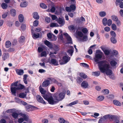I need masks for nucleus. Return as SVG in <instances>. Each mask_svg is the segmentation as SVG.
I'll use <instances>...</instances> for the list:
<instances>
[{"instance_id": "nucleus-1", "label": "nucleus", "mask_w": 123, "mask_h": 123, "mask_svg": "<svg viewBox=\"0 0 123 123\" xmlns=\"http://www.w3.org/2000/svg\"><path fill=\"white\" fill-rule=\"evenodd\" d=\"M102 53H96L94 58L95 61L98 64V67L101 73L105 72L107 75H111L112 74V71L109 69L110 66L109 63L105 60L98 62L99 60L102 58Z\"/></svg>"}, {"instance_id": "nucleus-2", "label": "nucleus", "mask_w": 123, "mask_h": 123, "mask_svg": "<svg viewBox=\"0 0 123 123\" xmlns=\"http://www.w3.org/2000/svg\"><path fill=\"white\" fill-rule=\"evenodd\" d=\"M44 99L48 101L49 103L51 105H53L56 103L57 101L54 100L51 93H47L46 95H42Z\"/></svg>"}, {"instance_id": "nucleus-3", "label": "nucleus", "mask_w": 123, "mask_h": 123, "mask_svg": "<svg viewBox=\"0 0 123 123\" xmlns=\"http://www.w3.org/2000/svg\"><path fill=\"white\" fill-rule=\"evenodd\" d=\"M24 88V86L21 84H19L17 87H11V91L12 93L15 94V93L16 91L17 90L23 89Z\"/></svg>"}, {"instance_id": "nucleus-4", "label": "nucleus", "mask_w": 123, "mask_h": 123, "mask_svg": "<svg viewBox=\"0 0 123 123\" xmlns=\"http://www.w3.org/2000/svg\"><path fill=\"white\" fill-rule=\"evenodd\" d=\"M65 93L63 92H62L59 93L57 96L54 97L55 100L57 101V102L61 100L64 98Z\"/></svg>"}, {"instance_id": "nucleus-5", "label": "nucleus", "mask_w": 123, "mask_h": 123, "mask_svg": "<svg viewBox=\"0 0 123 123\" xmlns=\"http://www.w3.org/2000/svg\"><path fill=\"white\" fill-rule=\"evenodd\" d=\"M70 57L68 56H65L63 57L62 60L59 61V62L61 65H63L69 61Z\"/></svg>"}, {"instance_id": "nucleus-6", "label": "nucleus", "mask_w": 123, "mask_h": 123, "mask_svg": "<svg viewBox=\"0 0 123 123\" xmlns=\"http://www.w3.org/2000/svg\"><path fill=\"white\" fill-rule=\"evenodd\" d=\"M38 102L43 104H46V103L45 101L43 100V98L39 95H37L36 96Z\"/></svg>"}, {"instance_id": "nucleus-7", "label": "nucleus", "mask_w": 123, "mask_h": 123, "mask_svg": "<svg viewBox=\"0 0 123 123\" xmlns=\"http://www.w3.org/2000/svg\"><path fill=\"white\" fill-rule=\"evenodd\" d=\"M56 21L60 25V27L62 26L65 24V22L64 19L61 18H59L56 19Z\"/></svg>"}, {"instance_id": "nucleus-8", "label": "nucleus", "mask_w": 123, "mask_h": 123, "mask_svg": "<svg viewBox=\"0 0 123 123\" xmlns=\"http://www.w3.org/2000/svg\"><path fill=\"white\" fill-rule=\"evenodd\" d=\"M50 83L49 80H45L42 84V86L43 87H46L49 85Z\"/></svg>"}, {"instance_id": "nucleus-9", "label": "nucleus", "mask_w": 123, "mask_h": 123, "mask_svg": "<svg viewBox=\"0 0 123 123\" xmlns=\"http://www.w3.org/2000/svg\"><path fill=\"white\" fill-rule=\"evenodd\" d=\"M88 86L87 82L85 81H83L81 84V86L84 88H87Z\"/></svg>"}, {"instance_id": "nucleus-10", "label": "nucleus", "mask_w": 123, "mask_h": 123, "mask_svg": "<svg viewBox=\"0 0 123 123\" xmlns=\"http://www.w3.org/2000/svg\"><path fill=\"white\" fill-rule=\"evenodd\" d=\"M52 50H54L55 52H57L59 49V46L56 45H52V48H51Z\"/></svg>"}, {"instance_id": "nucleus-11", "label": "nucleus", "mask_w": 123, "mask_h": 123, "mask_svg": "<svg viewBox=\"0 0 123 123\" xmlns=\"http://www.w3.org/2000/svg\"><path fill=\"white\" fill-rule=\"evenodd\" d=\"M23 118L24 120L26 121H28V116L26 115L25 114H23L22 113H20L19 114Z\"/></svg>"}, {"instance_id": "nucleus-12", "label": "nucleus", "mask_w": 123, "mask_h": 123, "mask_svg": "<svg viewBox=\"0 0 123 123\" xmlns=\"http://www.w3.org/2000/svg\"><path fill=\"white\" fill-rule=\"evenodd\" d=\"M10 13L11 15L13 17L15 16L16 14V11L14 9H11L10 10Z\"/></svg>"}, {"instance_id": "nucleus-13", "label": "nucleus", "mask_w": 123, "mask_h": 123, "mask_svg": "<svg viewBox=\"0 0 123 123\" xmlns=\"http://www.w3.org/2000/svg\"><path fill=\"white\" fill-rule=\"evenodd\" d=\"M50 63H51L55 66L58 65L57 61L55 59L53 58L51 59L50 61Z\"/></svg>"}, {"instance_id": "nucleus-14", "label": "nucleus", "mask_w": 123, "mask_h": 123, "mask_svg": "<svg viewBox=\"0 0 123 123\" xmlns=\"http://www.w3.org/2000/svg\"><path fill=\"white\" fill-rule=\"evenodd\" d=\"M44 43L50 49L52 48V43H51L49 41L47 40L45 41H44Z\"/></svg>"}, {"instance_id": "nucleus-15", "label": "nucleus", "mask_w": 123, "mask_h": 123, "mask_svg": "<svg viewBox=\"0 0 123 123\" xmlns=\"http://www.w3.org/2000/svg\"><path fill=\"white\" fill-rule=\"evenodd\" d=\"M76 34L77 36L80 37H82L83 36V34L82 32L80 31H78L77 29V31L76 32Z\"/></svg>"}, {"instance_id": "nucleus-16", "label": "nucleus", "mask_w": 123, "mask_h": 123, "mask_svg": "<svg viewBox=\"0 0 123 123\" xmlns=\"http://www.w3.org/2000/svg\"><path fill=\"white\" fill-rule=\"evenodd\" d=\"M85 21V18L82 17H81L80 19L78 18L77 19V22L80 24H81L83 22Z\"/></svg>"}, {"instance_id": "nucleus-17", "label": "nucleus", "mask_w": 123, "mask_h": 123, "mask_svg": "<svg viewBox=\"0 0 123 123\" xmlns=\"http://www.w3.org/2000/svg\"><path fill=\"white\" fill-rule=\"evenodd\" d=\"M57 53V52H50L49 55L50 56V57L52 58V59L53 58H55L56 57V56L54 54H56Z\"/></svg>"}, {"instance_id": "nucleus-18", "label": "nucleus", "mask_w": 123, "mask_h": 123, "mask_svg": "<svg viewBox=\"0 0 123 123\" xmlns=\"http://www.w3.org/2000/svg\"><path fill=\"white\" fill-rule=\"evenodd\" d=\"M102 49L105 55H108L109 54L110 51L109 50L106 49L104 48H103Z\"/></svg>"}, {"instance_id": "nucleus-19", "label": "nucleus", "mask_w": 123, "mask_h": 123, "mask_svg": "<svg viewBox=\"0 0 123 123\" xmlns=\"http://www.w3.org/2000/svg\"><path fill=\"white\" fill-rule=\"evenodd\" d=\"M113 103L115 105L117 106H120L121 105V103L117 100H114L113 101Z\"/></svg>"}, {"instance_id": "nucleus-20", "label": "nucleus", "mask_w": 123, "mask_h": 123, "mask_svg": "<svg viewBox=\"0 0 123 123\" xmlns=\"http://www.w3.org/2000/svg\"><path fill=\"white\" fill-rule=\"evenodd\" d=\"M33 17L35 19H38L39 18V16L37 12H34L33 13Z\"/></svg>"}, {"instance_id": "nucleus-21", "label": "nucleus", "mask_w": 123, "mask_h": 123, "mask_svg": "<svg viewBox=\"0 0 123 123\" xmlns=\"http://www.w3.org/2000/svg\"><path fill=\"white\" fill-rule=\"evenodd\" d=\"M17 73L18 75H21L24 73V71L21 69H17L16 70Z\"/></svg>"}, {"instance_id": "nucleus-22", "label": "nucleus", "mask_w": 123, "mask_h": 123, "mask_svg": "<svg viewBox=\"0 0 123 123\" xmlns=\"http://www.w3.org/2000/svg\"><path fill=\"white\" fill-rule=\"evenodd\" d=\"M69 29L71 31H73V30L75 31L76 30V28L74 27V25H70L68 27Z\"/></svg>"}, {"instance_id": "nucleus-23", "label": "nucleus", "mask_w": 123, "mask_h": 123, "mask_svg": "<svg viewBox=\"0 0 123 123\" xmlns=\"http://www.w3.org/2000/svg\"><path fill=\"white\" fill-rule=\"evenodd\" d=\"M18 18L19 21L20 22H22L23 21L24 19L23 16L21 14H20L19 15Z\"/></svg>"}, {"instance_id": "nucleus-24", "label": "nucleus", "mask_w": 123, "mask_h": 123, "mask_svg": "<svg viewBox=\"0 0 123 123\" xmlns=\"http://www.w3.org/2000/svg\"><path fill=\"white\" fill-rule=\"evenodd\" d=\"M40 88V87H39V88H40V91L41 93L43 94V95H46V94H45L46 91L44 90V89L42 88Z\"/></svg>"}, {"instance_id": "nucleus-25", "label": "nucleus", "mask_w": 123, "mask_h": 123, "mask_svg": "<svg viewBox=\"0 0 123 123\" xmlns=\"http://www.w3.org/2000/svg\"><path fill=\"white\" fill-rule=\"evenodd\" d=\"M106 12L104 11H101L99 12V15L101 17H104L106 15Z\"/></svg>"}, {"instance_id": "nucleus-26", "label": "nucleus", "mask_w": 123, "mask_h": 123, "mask_svg": "<svg viewBox=\"0 0 123 123\" xmlns=\"http://www.w3.org/2000/svg\"><path fill=\"white\" fill-rule=\"evenodd\" d=\"M19 97L20 98H24L26 97V95L24 93H21L19 95Z\"/></svg>"}, {"instance_id": "nucleus-27", "label": "nucleus", "mask_w": 123, "mask_h": 123, "mask_svg": "<svg viewBox=\"0 0 123 123\" xmlns=\"http://www.w3.org/2000/svg\"><path fill=\"white\" fill-rule=\"evenodd\" d=\"M59 121L60 123H69L68 122L65 121L63 118H59Z\"/></svg>"}, {"instance_id": "nucleus-28", "label": "nucleus", "mask_w": 123, "mask_h": 123, "mask_svg": "<svg viewBox=\"0 0 123 123\" xmlns=\"http://www.w3.org/2000/svg\"><path fill=\"white\" fill-rule=\"evenodd\" d=\"M70 7L72 11L74 12L76 8V6L75 5H71L70 6Z\"/></svg>"}, {"instance_id": "nucleus-29", "label": "nucleus", "mask_w": 123, "mask_h": 123, "mask_svg": "<svg viewBox=\"0 0 123 123\" xmlns=\"http://www.w3.org/2000/svg\"><path fill=\"white\" fill-rule=\"evenodd\" d=\"M59 26L57 23H52L50 25V27H58Z\"/></svg>"}, {"instance_id": "nucleus-30", "label": "nucleus", "mask_w": 123, "mask_h": 123, "mask_svg": "<svg viewBox=\"0 0 123 123\" xmlns=\"http://www.w3.org/2000/svg\"><path fill=\"white\" fill-rule=\"evenodd\" d=\"M107 19L105 18H104L102 20L103 24L104 26H106L107 25Z\"/></svg>"}, {"instance_id": "nucleus-31", "label": "nucleus", "mask_w": 123, "mask_h": 123, "mask_svg": "<svg viewBox=\"0 0 123 123\" xmlns=\"http://www.w3.org/2000/svg\"><path fill=\"white\" fill-rule=\"evenodd\" d=\"M32 36L34 39H36L38 38L39 36V33H37V34L33 33L32 34Z\"/></svg>"}, {"instance_id": "nucleus-32", "label": "nucleus", "mask_w": 123, "mask_h": 123, "mask_svg": "<svg viewBox=\"0 0 123 123\" xmlns=\"http://www.w3.org/2000/svg\"><path fill=\"white\" fill-rule=\"evenodd\" d=\"M28 75L27 74H25L24 75L23 81L24 83L26 84H27V82L26 80V79Z\"/></svg>"}, {"instance_id": "nucleus-33", "label": "nucleus", "mask_w": 123, "mask_h": 123, "mask_svg": "<svg viewBox=\"0 0 123 123\" xmlns=\"http://www.w3.org/2000/svg\"><path fill=\"white\" fill-rule=\"evenodd\" d=\"M1 6L2 8L3 9H6L7 6V5L6 4L4 3H2L1 4Z\"/></svg>"}, {"instance_id": "nucleus-34", "label": "nucleus", "mask_w": 123, "mask_h": 123, "mask_svg": "<svg viewBox=\"0 0 123 123\" xmlns=\"http://www.w3.org/2000/svg\"><path fill=\"white\" fill-rule=\"evenodd\" d=\"M111 42L113 43H116L117 42L116 39L114 37H111Z\"/></svg>"}, {"instance_id": "nucleus-35", "label": "nucleus", "mask_w": 123, "mask_h": 123, "mask_svg": "<svg viewBox=\"0 0 123 123\" xmlns=\"http://www.w3.org/2000/svg\"><path fill=\"white\" fill-rule=\"evenodd\" d=\"M104 98V96L101 95L98 97V98L97 100L99 101H102Z\"/></svg>"}, {"instance_id": "nucleus-36", "label": "nucleus", "mask_w": 123, "mask_h": 123, "mask_svg": "<svg viewBox=\"0 0 123 123\" xmlns=\"http://www.w3.org/2000/svg\"><path fill=\"white\" fill-rule=\"evenodd\" d=\"M80 75L81 77L84 78V79H85L87 77V75L85 74L82 73H80Z\"/></svg>"}, {"instance_id": "nucleus-37", "label": "nucleus", "mask_w": 123, "mask_h": 123, "mask_svg": "<svg viewBox=\"0 0 123 123\" xmlns=\"http://www.w3.org/2000/svg\"><path fill=\"white\" fill-rule=\"evenodd\" d=\"M110 63L111 65L112 66H115L117 64V62L114 60L111 61Z\"/></svg>"}, {"instance_id": "nucleus-38", "label": "nucleus", "mask_w": 123, "mask_h": 123, "mask_svg": "<svg viewBox=\"0 0 123 123\" xmlns=\"http://www.w3.org/2000/svg\"><path fill=\"white\" fill-rule=\"evenodd\" d=\"M18 114L16 112H14L12 113V115L13 117L16 118L18 117Z\"/></svg>"}, {"instance_id": "nucleus-39", "label": "nucleus", "mask_w": 123, "mask_h": 123, "mask_svg": "<svg viewBox=\"0 0 123 123\" xmlns=\"http://www.w3.org/2000/svg\"><path fill=\"white\" fill-rule=\"evenodd\" d=\"M102 92L105 94H107L109 93V91L107 89H105L102 91Z\"/></svg>"}, {"instance_id": "nucleus-40", "label": "nucleus", "mask_w": 123, "mask_h": 123, "mask_svg": "<svg viewBox=\"0 0 123 123\" xmlns=\"http://www.w3.org/2000/svg\"><path fill=\"white\" fill-rule=\"evenodd\" d=\"M40 6L41 7L43 8L46 9L47 7V6L44 3H41L40 4Z\"/></svg>"}, {"instance_id": "nucleus-41", "label": "nucleus", "mask_w": 123, "mask_h": 123, "mask_svg": "<svg viewBox=\"0 0 123 123\" xmlns=\"http://www.w3.org/2000/svg\"><path fill=\"white\" fill-rule=\"evenodd\" d=\"M48 79L50 81L51 80L53 83H57V81L55 79H51L50 78H49Z\"/></svg>"}, {"instance_id": "nucleus-42", "label": "nucleus", "mask_w": 123, "mask_h": 123, "mask_svg": "<svg viewBox=\"0 0 123 123\" xmlns=\"http://www.w3.org/2000/svg\"><path fill=\"white\" fill-rule=\"evenodd\" d=\"M27 6V4L25 2H22L21 3L20 6L22 7H25Z\"/></svg>"}, {"instance_id": "nucleus-43", "label": "nucleus", "mask_w": 123, "mask_h": 123, "mask_svg": "<svg viewBox=\"0 0 123 123\" xmlns=\"http://www.w3.org/2000/svg\"><path fill=\"white\" fill-rule=\"evenodd\" d=\"M111 17L112 19L115 21H116L118 20L117 17L115 15L112 16Z\"/></svg>"}, {"instance_id": "nucleus-44", "label": "nucleus", "mask_w": 123, "mask_h": 123, "mask_svg": "<svg viewBox=\"0 0 123 123\" xmlns=\"http://www.w3.org/2000/svg\"><path fill=\"white\" fill-rule=\"evenodd\" d=\"M111 27L112 30H113L115 31L117 30V26L115 24H112L111 26Z\"/></svg>"}, {"instance_id": "nucleus-45", "label": "nucleus", "mask_w": 123, "mask_h": 123, "mask_svg": "<svg viewBox=\"0 0 123 123\" xmlns=\"http://www.w3.org/2000/svg\"><path fill=\"white\" fill-rule=\"evenodd\" d=\"M76 80L78 83H80L83 80L79 77H78L77 78Z\"/></svg>"}, {"instance_id": "nucleus-46", "label": "nucleus", "mask_w": 123, "mask_h": 123, "mask_svg": "<svg viewBox=\"0 0 123 123\" xmlns=\"http://www.w3.org/2000/svg\"><path fill=\"white\" fill-rule=\"evenodd\" d=\"M26 29L25 25L24 24H22L21 26V29L22 31H24Z\"/></svg>"}, {"instance_id": "nucleus-47", "label": "nucleus", "mask_w": 123, "mask_h": 123, "mask_svg": "<svg viewBox=\"0 0 123 123\" xmlns=\"http://www.w3.org/2000/svg\"><path fill=\"white\" fill-rule=\"evenodd\" d=\"M78 102V101H75L70 103L68 105L69 106H71L73 105H74L77 104Z\"/></svg>"}, {"instance_id": "nucleus-48", "label": "nucleus", "mask_w": 123, "mask_h": 123, "mask_svg": "<svg viewBox=\"0 0 123 123\" xmlns=\"http://www.w3.org/2000/svg\"><path fill=\"white\" fill-rule=\"evenodd\" d=\"M67 52L68 53H69V54L71 56L72 55L74 51L73 49H70L68 50V51Z\"/></svg>"}, {"instance_id": "nucleus-49", "label": "nucleus", "mask_w": 123, "mask_h": 123, "mask_svg": "<svg viewBox=\"0 0 123 123\" xmlns=\"http://www.w3.org/2000/svg\"><path fill=\"white\" fill-rule=\"evenodd\" d=\"M25 37L24 36H21L20 38L19 42L21 43L23 42L25 40Z\"/></svg>"}, {"instance_id": "nucleus-50", "label": "nucleus", "mask_w": 123, "mask_h": 123, "mask_svg": "<svg viewBox=\"0 0 123 123\" xmlns=\"http://www.w3.org/2000/svg\"><path fill=\"white\" fill-rule=\"evenodd\" d=\"M38 21L37 20L33 22V25L35 26H37L38 25Z\"/></svg>"}, {"instance_id": "nucleus-51", "label": "nucleus", "mask_w": 123, "mask_h": 123, "mask_svg": "<svg viewBox=\"0 0 123 123\" xmlns=\"http://www.w3.org/2000/svg\"><path fill=\"white\" fill-rule=\"evenodd\" d=\"M50 20L51 19L47 17L45 18V21L47 23H49Z\"/></svg>"}, {"instance_id": "nucleus-52", "label": "nucleus", "mask_w": 123, "mask_h": 123, "mask_svg": "<svg viewBox=\"0 0 123 123\" xmlns=\"http://www.w3.org/2000/svg\"><path fill=\"white\" fill-rule=\"evenodd\" d=\"M112 23V20L111 19H109L107 21V24L108 26H110L111 24Z\"/></svg>"}, {"instance_id": "nucleus-53", "label": "nucleus", "mask_w": 123, "mask_h": 123, "mask_svg": "<svg viewBox=\"0 0 123 123\" xmlns=\"http://www.w3.org/2000/svg\"><path fill=\"white\" fill-rule=\"evenodd\" d=\"M67 38L69 43H72V41L71 38L70 36L68 37H67Z\"/></svg>"}, {"instance_id": "nucleus-54", "label": "nucleus", "mask_w": 123, "mask_h": 123, "mask_svg": "<svg viewBox=\"0 0 123 123\" xmlns=\"http://www.w3.org/2000/svg\"><path fill=\"white\" fill-rule=\"evenodd\" d=\"M65 9L66 11L68 12H70L72 11L70 7H66Z\"/></svg>"}, {"instance_id": "nucleus-55", "label": "nucleus", "mask_w": 123, "mask_h": 123, "mask_svg": "<svg viewBox=\"0 0 123 123\" xmlns=\"http://www.w3.org/2000/svg\"><path fill=\"white\" fill-rule=\"evenodd\" d=\"M93 73L94 74V75L96 76H98L100 74V73L99 71H98L97 72H93Z\"/></svg>"}, {"instance_id": "nucleus-56", "label": "nucleus", "mask_w": 123, "mask_h": 123, "mask_svg": "<svg viewBox=\"0 0 123 123\" xmlns=\"http://www.w3.org/2000/svg\"><path fill=\"white\" fill-rule=\"evenodd\" d=\"M111 35L113 37H116V34L115 32L113 31H111L110 32Z\"/></svg>"}, {"instance_id": "nucleus-57", "label": "nucleus", "mask_w": 123, "mask_h": 123, "mask_svg": "<svg viewBox=\"0 0 123 123\" xmlns=\"http://www.w3.org/2000/svg\"><path fill=\"white\" fill-rule=\"evenodd\" d=\"M46 53L45 51H43L42 52L41 54V57L46 56Z\"/></svg>"}, {"instance_id": "nucleus-58", "label": "nucleus", "mask_w": 123, "mask_h": 123, "mask_svg": "<svg viewBox=\"0 0 123 123\" xmlns=\"http://www.w3.org/2000/svg\"><path fill=\"white\" fill-rule=\"evenodd\" d=\"M82 31L84 33H87L88 31L87 29L86 28L83 29L82 30Z\"/></svg>"}, {"instance_id": "nucleus-59", "label": "nucleus", "mask_w": 123, "mask_h": 123, "mask_svg": "<svg viewBox=\"0 0 123 123\" xmlns=\"http://www.w3.org/2000/svg\"><path fill=\"white\" fill-rule=\"evenodd\" d=\"M51 17L52 18V19L53 20H55L56 19H58L57 18L56 16L55 15H52L51 16Z\"/></svg>"}, {"instance_id": "nucleus-60", "label": "nucleus", "mask_w": 123, "mask_h": 123, "mask_svg": "<svg viewBox=\"0 0 123 123\" xmlns=\"http://www.w3.org/2000/svg\"><path fill=\"white\" fill-rule=\"evenodd\" d=\"M116 24L118 26H120L121 25V22L118 20L116 21Z\"/></svg>"}, {"instance_id": "nucleus-61", "label": "nucleus", "mask_w": 123, "mask_h": 123, "mask_svg": "<svg viewBox=\"0 0 123 123\" xmlns=\"http://www.w3.org/2000/svg\"><path fill=\"white\" fill-rule=\"evenodd\" d=\"M123 1V0H116V4L117 6L119 5V3H120Z\"/></svg>"}, {"instance_id": "nucleus-62", "label": "nucleus", "mask_w": 123, "mask_h": 123, "mask_svg": "<svg viewBox=\"0 0 123 123\" xmlns=\"http://www.w3.org/2000/svg\"><path fill=\"white\" fill-rule=\"evenodd\" d=\"M8 15V12H5L3 13L2 15V17L3 18H5Z\"/></svg>"}, {"instance_id": "nucleus-63", "label": "nucleus", "mask_w": 123, "mask_h": 123, "mask_svg": "<svg viewBox=\"0 0 123 123\" xmlns=\"http://www.w3.org/2000/svg\"><path fill=\"white\" fill-rule=\"evenodd\" d=\"M24 120L23 118H21L18 119V122L19 123H21L23 122Z\"/></svg>"}, {"instance_id": "nucleus-64", "label": "nucleus", "mask_w": 123, "mask_h": 123, "mask_svg": "<svg viewBox=\"0 0 123 123\" xmlns=\"http://www.w3.org/2000/svg\"><path fill=\"white\" fill-rule=\"evenodd\" d=\"M104 30L105 31L108 32L110 30V28L109 27L107 26L104 28Z\"/></svg>"}]
</instances>
